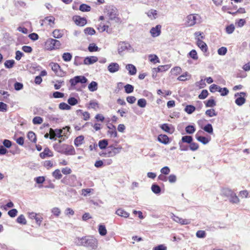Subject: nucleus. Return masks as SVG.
Segmentation results:
<instances>
[{
	"instance_id": "c9c22d12",
	"label": "nucleus",
	"mask_w": 250,
	"mask_h": 250,
	"mask_svg": "<svg viewBox=\"0 0 250 250\" xmlns=\"http://www.w3.org/2000/svg\"><path fill=\"white\" fill-rule=\"evenodd\" d=\"M17 222L21 225H26L27 223L26 219L23 214L20 215L17 218Z\"/></svg>"
},
{
	"instance_id": "20e7f679",
	"label": "nucleus",
	"mask_w": 250,
	"mask_h": 250,
	"mask_svg": "<svg viewBox=\"0 0 250 250\" xmlns=\"http://www.w3.org/2000/svg\"><path fill=\"white\" fill-rule=\"evenodd\" d=\"M200 16L197 14H190L186 18L185 24L187 26H192L200 21Z\"/></svg>"
},
{
	"instance_id": "58836bf2",
	"label": "nucleus",
	"mask_w": 250,
	"mask_h": 250,
	"mask_svg": "<svg viewBox=\"0 0 250 250\" xmlns=\"http://www.w3.org/2000/svg\"><path fill=\"white\" fill-rule=\"evenodd\" d=\"M188 56L192 58L194 60H197L198 59L197 52L194 49H193L191 51H190L188 53Z\"/></svg>"
},
{
	"instance_id": "6e6552de",
	"label": "nucleus",
	"mask_w": 250,
	"mask_h": 250,
	"mask_svg": "<svg viewBox=\"0 0 250 250\" xmlns=\"http://www.w3.org/2000/svg\"><path fill=\"white\" fill-rule=\"evenodd\" d=\"M203 133L202 130L198 131L195 134L196 139L200 142L202 143L204 145L207 144L210 140V137H206L201 136V134Z\"/></svg>"
},
{
	"instance_id": "c03bdc74",
	"label": "nucleus",
	"mask_w": 250,
	"mask_h": 250,
	"mask_svg": "<svg viewBox=\"0 0 250 250\" xmlns=\"http://www.w3.org/2000/svg\"><path fill=\"white\" fill-rule=\"evenodd\" d=\"M15 64V61L13 60H7L4 62V66L7 68H11L13 67Z\"/></svg>"
},
{
	"instance_id": "6ab92c4d",
	"label": "nucleus",
	"mask_w": 250,
	"mask_h": 250,
	"mask_svg": "<svg viewBox=\"0 0 250 250\" xmlns=\"http://www.w3.org/2000/svg\"><path fill=\"white\" fill-rule=\"evenodd\" d=\"M40 155L42 158L44 159L48 157H52L53 154L52 152L48 147H46L42 152L40 153Z\"/></svg>"
},
{
	"instance_id": "9b49d317",
	"label": "nucleus",
	"mask_w": 250,
	"mask_h": 250,
	"mask_svg": "<svg viewBox=\"0 0 250 250\" xmlns=\"http://www.w3.org/2000/svg\"><path fill=\"white\" fill-rule=\"evenodd\" d=\"M161 28L162 26L160 24L157 25L154 27H152L150 30L151 36L153 37H157L159 36L161 33Z\"/></svg>"
},
{
	"instance_id": "4468645a",
	"label": "nucleus",
	"mask_w": 250,
	"mask_h": 250,
	"mask_svg": "<svg viewBox=\"0 0 250 250\" xmlns=\"http://www.w3.org/2000/svg\"><path fill=\"white\" fill-rule=\"evenodd\" d=\"M55 18L53 16H49L45 17L44 19L41 21V24L43 26L44 24H48L50 26H52V24H54Z\"/></svg>"
},
{
	"instance_id": "c85d7f7f",
	"label": "nucleus",
	"mask_w": 250,
	"mask_h": 250,
	"mask_svg": "<svg viewBox=\"0 0 250 250\" xmlns=\"http://www.w3.org/2000/svg\"><path fill=\"white\" fill-rule=\"evenodd\" d=\"M151 189L152 191L156 194H160L161 191L160 187L158 185L155 184H152Z\"/></svg>"
},
{
	"instance_id": "8fccbe9b",
	"label": "nucleus",
	"mask_w": 250,
	"mask_h": 250,
	"mask_svg": "<svg viewBox=\"0 0 250 250\" xmlns=\"http://www.w3.org/2000/svg\"><path fill=\"white\" fill-rule=\"evenodd\" d=\"M216 105V102L213 99H209L206 103V107H212Z\"/></svg>"
},
{
	"instance_id": "4be33fe9",
	"label": "nucleus",
	"mask_w": 250,
	"mask_h": 250,
	"mask_svg": "<svg viewBox=\"0 0 250 250\" xmlns=\"http://www.w3.org/2000/svg\"><path fill=\"white\" fill-rule=\"evenodd\" d=\"M116 214L121 217L124 218H127L129 216V213L124 209L122 208H119L116 211Z\"/></svg>"
},
{
	"instance_id": "bf43d9fd",
	"label": "nucleus",
	"mask_w": 250,
	"mask_h": 250,
	"mask_svg": "<svg viewBox=\"0 0 250 250\" xmlns=\"http://www.w3.org/2000/svg\"><path fill=\"white\" fill-rule=\"evenodd\" d=\"M218 92H219L221 93V96H225L229 94V91L226 87H220L219 90H218Z\"/></svg>"
},
{
	"instance_id": "1a4fd4ad",
	"label": "nucleus",
	"mask_w": 250,
	"mask_h": 250,
	"mask_svg": "<svg viewBox=\"0 0 250 250\" xmlns=\"http://www.w3.org/2000/svg\"><path fill=\"white\" fill-rule=\"evenodd\" d=\"M130 45L129 43L125 42H120L118 44V53L122 55L124 52L130 48Z\"/></svg>"
},
{
	"instance_id": "cd10ccee",
	"label": "nucleus",
	"mask_w": 250,
	"mask_h": 250,
	"mask_svg": "<svg viewBox=\"0 0 250 250\" xmlns=\"http://www.w3.org/2000/svg\"><path fill=\"white\" fill-rule=\"evenodd\" d=\"M52 35L55 38H61L63 35L62 31L59 29H55L52 32Z\"/></svg>"
},
{
	"instance_id": "423d86ee",
	"label": "nucleus",
	"mask_w": 250,
	"mask_h": 250,
	"mask_svg": "<svg viewBox=\"0 0 250 250\" xmlns=\"http://www.w3.org/2000/svg\"><path fill=\"white\" fill-rule=\"evenodd\" d=\"M246 93L244 92L235 93L234 97L237 98L235 100V103L238 106L242 105L246 102Z\"/></svg>"
},
{
	"instance_id": "bb28decb",
	"label": "nucleus",
	"mask_w": 250,
	"mask_h": 250,
	"mask_svg": "<svg viewBox=\"0 0 250 250\" xmlns=\"http://www.w3.org/2000/svg\"><path fill=\"white\" fill-rule=\"evenodd\" d=\"M160 127L162 130L166 132L170 133L173 132V130L170 128L167 124H164L161 125Z\"/></svg>"
},
{
	"instance_id": "2eb2a0df",
	"label": "nucleus",
	"mask_w": 250,
	"mask_h": 250,
	"mask_svg": "<svg viewBox=\"0 0 250 250\" xmlns=\"http://www.w3.org/2000/svg\"><path fill=\"white\" fill-rule=\"evenodd\" d=\"M108 70L112 73L118 71L120 69V66L117 62H111L107 67Z\"/></svg>"
},
{
	"instance_id": "338daca9",
	"label": "nucleus",
	"mask_w": 250,
	"mask_h": 250,
	"mask_svg": "<svg viewBox=\"0 0 250 250\" xmlns=\"http://www.w3.org/2000/svg\"><path fill=\"white\" fill-rule=\"evenodd\" d=\"M17 213L18 210L15 208L12 209L8 212V215L12 218L15 217L17 215Z\"/></svg>"
},
{
	"instance_id": "7ed1b4c3",
	"label": "nucleus",
	"mask_w": 250,
	"mask_h": 250,
	"mask_svg": "<svg viewBox=\"0 0 250 250\" xmlns=\"http://www.w3.org/2000/svg\"><path fill=\"white\" fill-rule=\"evenodd\" d=\"M69 127L68 126H66L63 128V129H53L52 128H50L49 129V133L50 137L49 138L51 140H56L55 137L61 138L63 135H64L65 133L63 132V130H65L67 129V131H68L69 129Z\"/></svg>"
},
{
	"instance_id": "a19ab883",
	"label": "nucleus",
	"mask_w": 250,
	"mask_h": 250,
	"mask_svg": "<svg viewBox=\"0 0 250 250\" xmlns=\"http://www.w3.org/2000/svg\"><path fill=\"white\" fill-rule=\"evenodd\" d=\"M185 131L188 134H192L195 131V128L192 125H188L186 127Z\"/></svg>"
},
{
	"instance_id": "412c9836",
	"label": "nucleus",
	"mask_w": 250,
	"mask_h": 250,
	"mask_svg": "<svg viewBox=\"0 0 250 250\" xmlns=\"http://www.w3.org/2000/svg\"><path fill=\"white\" fill-rule=\"evenodd\" d=\"M158 140L159 142L165 145L169 143V138L166 135H159L158 137Z\"/></svg>"
},
{
	"instance_id": "c756f323",
	"label": "nucleus",
	"mask_w": 250,
	"mask_h": 250,
	"mask_svg": "<svg viewBox=\"0 0 250 250\" xmlns=\"http://www.w3.org/2000/svg\"><path fill=\"white\" fill-rule=\"evenodd\" d=\"M196 109L194 106L192 105H188L185 108V111L188 114H192Z\"/></svg>"
},
{
	"instance_id": "13d9d810",
	"label": "nucleus",
	"mask_w": 250,
	"mask_h": 250,
	"mask_svg": "<svg viewBox=\"0 0 250 250\" xmlns=\"http://www.w3.org/2000/svg\"><path fill=\"white\" fill-rule=\"evenodd\" d=\"M208 94V93L207 90H203L201 93L199 95L198 98L200 99H205L207 97Z\"/></svg>"
},
{
	"instance_id": "f8f14e48",
	"label": "nucleus",
	"mask_w": 250,
	"mask_h": 250,
	"mask_svg": "<svg viewBox=\"0 0 250 250\" xmlns=\"http://www.w3.org/2000/svg\"><path fill=\"white\" fill-rule=\"evenodd\" d=\"M108 130L107 134L111 138H115L117 136V132L116 131V127L112 124H110L107 126Z\"/></svg>"
},
{
	"instance_id": "473e14b6",
	"label": "nucleus",
	"mask_w": 250,
	"mask_h": 250,
	"mask_svg": "<svg viewBox=\"0 0 250 250\" xmlns=\"http://www.w3.org/2000/svg\"><path fill=\"white\" fill-rule=\"evenodd\" d=\"M203 129L206 131V132L209 133V134H212L213 129L212 126L210 124H208L206 125L204 127H203Z\"/></svg>"
},
{
	"instance_id": "f257e3e1",
	"label": "nucleus",
	"mask_w": 250,
	"mask_h": 250,
	"mask_svg": "<svg viewBox=\"0 0 250 250\" xmlns=\"http://www.w3.org/2000/svg\"><path fill=\"white\" fill-rule=\"evenodd\" d=\"M75 242L78 246H83L92 249L97 247V240L91 236L77 238Z\"/></svg>"
},
{
	"instance_id": "5fc2aeb1",
	"label": "nucleus",
	"mask_w": 250,
	"mask_h": 250,
	"mask_svg": "<svg viewBox=\"0 0 250 250\" xmlns=\"http://www.w3.org/2000/svg\"><path fill=\"white\" fill-rule=\"evenodd\" d=\"M235 29L234 25L233 24H231L230 25L227 26L226 28V32L229 34H230L233 32Z\"/></svg>"
},
{
	"instance_id": "4c0bfd02",
	"label": "nucleus",
	"mask_w": 250,
	"mask_h": 250,
	"mask_svg": "<svg viewBox=\"0 0 250 250\" xmlns=\"http://www.w3.org/2000/svg\"><path fill=\"white\" fill-rule=\"evenodd\" d=\"M233 191L229 188H225L223 189L222 193V194L228 198H229L233 193Z\"/></svg>"
},
{
	"instance_id": "052dcab7",
	"label": "nucleus",
	"mask_w": 250,
	"mask_h": 250,
	"mask_svg": "<svg viewBox=\"0 0 250 250\" xmlns=\"http://www.w3.org/2000/svg\"><path fill=\"white\" fill-rule=\"evenodd\" d=\"M227 52V48L226 47H221L217 50V53L219 55H225Z\"/></svg>"
},
{
	"instance_id": "864d4df0",
	"label": "nucleus",
	"mask_w": 250,
	"mask_h": 250,
	"mask_svg": "<svg viewBox=\"0 0 250 250\" xmlns=\"http://www.w3.org/2000/svg\"><path fill=\"white\" fill-rule=\"evenodd\" d=\"M32 122L34 125H39L42 123L43 119L41 117L36 116L33 118Z\"/></svg>"
},
{
	"instance_id": "de8ad7c7",
	"label": "nucleus",
	"mask_w": 250,
	"mask_h": 250,
	"mask_svg": "<svg viewBox=\"0 0 250 250\" xmlns=\"http://www.w3.org/2000/svg\"><path fill=\"white\" fill-rule=\"evenodd\" d=\"M188 148H189L190 150L194 151L199 148V145L196 143L191 142V143L189 144Z\"/></svg>"
},
{
	"instance_id": "aec40b11",
	"label": "nucleus",
	"mask_w": 250,
	"mask_h": 250,
	"mask_svg": "<svg viewBox=\"0 0 250 250\" xmlns=\"http://www.w3.org/2000/svg\"><path fill=\"white\" fill-rule=\"evenodd\" d=\"M126 69L128 71L130 75H134L136 74L137 69L136 67L132 64H128L125 66Z\"/></svg>"
},
{
	"instance_id": "e433bc0d",
	"label": "nucleus",
	"mask_w": 250,
	"mask_h": 250,
	"mask_svg": "<svg viewBox=\"0 0 250 250\" xmlns=\"http://www.w3.org/2000/svg\"><path fill=\"white\" fill-rule=\"evenodd\" d=\"M72 58V55L68 52L64 53L62 55V58L65 62H69Z\"/></svg>"
},
{
	"instance_id": "37998d69",
	"label": "nucleus",
	"mask_w": 250,
	"mask_h": 250,
	"mask_svg": "<svg viewBox=\"0 0 250 250\" xmlns=\"http://www.w3.org/2000/svg\"><path fill=\"white\" fill-rule=\"evenodd\" d=\"M149 60L150 62L153 63H156V62H159V58L156 55H149L148 56Z\"/></svg>"
},
{
	"instance_id": "f03ea898",
	"label": "nucleus",
	"mask_w": 250,
	"mask_h": 250,
	"mask_svg": "<svg viewBox=\"0 0 250 250\" xmlns=\"http://www.w3.org/2000/svg\"><path fill=\"white\" fill-rule=\"evenodd\" d=\"M59 41L52 38L48 39L45 42V48L48 50H52L58 49L61 46Z\"/></svg>"
},
{
	"instance_id": "69168bd1",
	"label": "nucleus",
	"mask_w": 250,
	"mask_h": 250,
	"mask_svg": "<svg viewBox=\"0 0 250 250\" xmlns=\"http://www.w3.org/2000/svg\"><path fill=\"white\" fill-rule=\"evenodd\" d=\"M7 107H8V105L6 104H5L3 102H0V112H6L7 111Z\"/></svg>"
},
{
	"instance_id": "e2e57ef3",
	"label": "nucleus",
	"mask_w": 250,
	"mask_h": 250,
	"mask_svg": "<svg viewBox=\"0 0 250 250\" xmlns=\"http://www.w3.org/2000/svg\"><path fill=\"white\" fill-rule=\"evenodd\" d=\"M98 47L95 43L90 44L88 49L90 52H94L98 51Z\"/></svg>"
},
{
	"instance_id": "ddd939ff",
	"label": "nucleus",
	"mask_w": 250,
	"mask_h": 250,
	"mask_svg": "<svg viewBox=\"0 0 250 250\" xmlns=\"http://www.w3.org/2000/svg\"><path fill=\"white\" fill-rule=\"evenodd\" d=\"M196 44L201 49V50L206 53L208 51V46L207 44L202 41L200 38H196Z\"/></svg>"
},
{
	"instance_id": "9d476101",
	"label": "nucleus",
	"mask_w": 250,
	"mask_h": 250,
	"mask_svg": "<svg viewBox=\"0 0 250 250\" xmlns=\"http://www.w3.org/2000/svg\"><path fill=\"white\" fill-rule=\"evenodd\" d=\"M62 150V153L66 155H73L75 154V149L72 146L63 145Z\"/></svg>"
},
{
	"instance_id": "b1692460",
	"label": "nucleus",
	"mask_w": 250,
	"mask_h": 250,
	"mask_svg": "<svg viewBox=\"0 0 250 250\" xmlns=\"http://www.w3.org/2000/svg\"><path fill=\"white\" fill-rule=\"evenodd\" d=\"M146 14L151 20H154L156 18L157 13L156 10L150 9L146 12Z\"/></svg>"
},
{
	"instance_id": "6e6d98bb",
	"label": "nucleus",
	"mask_w": 250,
	"mask_h": 250,
	"mask_svg": "<svg viewBox=\"0 0 250 250\" xmlns=\"http://www.w3.org/2000/svg\"><path fill=\"white\" fill-rule=\"evenodd\" d=\"M86 34L93 35L95 33V30L91 27H87L84 30Z\"/></svg>"
},
{
	"instance_id": "0e129e2a",
	"label": "nucleus",
	"mask_w": 250,
	"mask_h": 250,
	"mask_svg": "<svg viewBox=\"0 0 250 250\" xmlns=\"http://www.w3.org/2000/svg\"><path fill=\"white\" fill-rule=\"evenodd\" d=\"M67 102L70 105H75L78 104V100L74 97H71L68 99Z\"/></svg>"
},
{
	"instance_id": "f704fd0d",
	"label": "nucleus",
	"mask_w": 250,
	"mask_h": 250,
	"mask_svg": "<svg viewBox=\"0 0 250 250\" xmlns=\"http://www.w3.org/2000/svg\"><path fill=\"white\" fill-rule=\"evenodd\" d=\"M98 230H99L100 234L102 236H104L107 233L106 229L105 228V226H104V225H100L99 226Z\"/></svg>"
},
{
	"instance_id": "09e8293b",
	"label": "nucleus",
	"mask_w": 250,
	"mask_h": 250,
	"mask_svg": "<svg viewBox=\"0 0 250 250\" xmlns=\"http://www.w3.org/2000/svg\"><path fill=\"white\" fill-rule=\"evenodd\" d=\"M59 107L62 110H70L71 109V106L65 103H60Z\"/></svg>"
},
{
	"instance_id": "603ef678",
	"label": "nucleus",
	"mask_w": 250,
	"mask_h": 250,
	"mask_svg": "<svg viewBox=\"0 0 250 250\" xmlns=\"http://www.w3.org/2000/svg\"><path fill=\"white\" fill-rule=\"evenodd\" d=\"M137 104L140 107H145L146 105V101L145 99H140L138 100Z\"/></svg>"
},
{
	"instance_id": "72a5a7b5",
	"label": "nucleus",
	"mask_w": 250,
	"mask_h": 250,
	"mask_svg": "<svg viewBox=\"0 0 250 250\" xmlns=\"http://www.w3.org/2000/svg\"><path fill=\"white\" fill-rule=\"evenodd\" d=\"M91 7L86 4H82L79 7V10L82 12H89L91 10Z\"/></svg>"
},
{
	"instance_id": "39448f33",
	"label": "nucleus",
	"mask_w": 250,
	"mask_h": 250,
	"mask_svg": "<svg viewBox=\"0 0 250 250\" xmlns=\"http://www.w3.org/2000/svg\"><path fill=\"white\" fill-rule=\"evenodd\" d=\"M106 10L107 15L111 20H115L118 15L117 9L112 5L107 6Z\"/></svg>"
},
{
	"instance_id": "393cba45",
	"label": "nucleus",
	"mask_w": 250,
	"mask_h": 250,
	"mask_svg": "<svg viewBox=\"0 0 250 250\" xmlns=\"http://www.w3.org/2000/svg\"><path fill=\"white\" fill-rule=\"evenodd\" d=\"M88 88L90 91L94 92L98 89V83L95 81H92L88 85Z\"/></svg>"
},
{
	"instance_id": "ea45409f",
	"label": "nucleus",
	"mask_w": 250,
	"mask_h": 250,
	"mask_svg": "<svg viewBox=\"0 0 250 250\" xmlns=\"http://www.w3.org/2000/svg\"><path fill=\"white\" fill-rule=\"evenodd\" d=\"M27 137L28 138L29 140L31 142H34V143L36 142V141H37L36 136L35 134L33 132H32V131L29 132L27 134Z\"/></svg>"
},
{
	"instance_id": "5701e85b",
	"label": "nucleus",
	"mask_w": 250,
	"mask_h": 250,
	"mask_svg": "<svg viewBox=\"0 0 250 250\" xmlns=\"http://www.w3.org/2000/svg\"><path fill=\"white\" fill-rule=\"evenodd\" d=\"M229 200L232 204H238L240 202L239 198L234 192L229 198Z\"/></svg>"
},
{
	"instance_id": "774afa93",
	"label": "nucleus",
	"mask_w": 250,
	"mask_h": 250,
	"mask_svg": "<svg viewBox=\"0 0 250 250\" xmlns=\"http://www.w3.org/2000/svg\"><path fill=\"white\" fill-rule=\"evenodd\" d=\"M160 171L161 173L163 174L167 175L169 173L170 170V168L166 166L162 168L160 170Z\"/></svg>"
},
{
	"instance_id": "a18cd8bd",
	"label": "nucleus",
	"mask_w": 250,
	"mask_h": 250,
	"mask_svg": "<svg viewBox=\"0 0 250 250\" xmlns=\"http://www.w3.org/2000/svg\"><path fill=\"white\" fill-rule=\"evenodd\" d=\"M125 92L127 93H131L134 90V86L130 84H127L125 86Z\"/></svg>"
},
{
	"instance_id": "4d7b16f0",
	"label": "nucleus",
	"mask_w": 250,
	"mask_h": 250,
	"mask_svg": "<svg viewBox=\"0 0 250 250\" xmlns=\"http://www.w3.org/2000/svg\"><path fill=\"white\" fill-rule=\"evenodd\" d=\"M89 106L88 108H91L96 110L99 107L98 103L95 101H91L89 104Z\"/></svg>"
},
{
	"instance_id": "49530a36",
	"label": "nucleus",
	"mask_w": 250,
	"mask_h": 250,
	"mask_svg": "<svg viewBox=\"0 0 250 250\" xmlns=\"http://www.w3.org/2000/svg\"><path fill=\"white\" fill-rule=\"evenodd\" d=\"M47 118L48 120L54 123H58L59 119L55 115H48Z\"/></svg>"
},
{
	"instance_id": "7c9ffc66",
	"label": "nucleus",
	"mask_w": 250,
	"mask_h": 250,
	"mask_svg": "<svg viewBox=\"0 0 250 250\" xmlns=\"http://www.w3.org/2000/svg\"><path fill=\"white\" fill-rule=\"evenodd\" d=\"M98 145H99V147L101 149H105L108 145V141L106 139H103V140H100L99 142Z\"/></svg>"
},
{
	"instance_id": "3c124183",
	"label": "nucleus",
	"mask_w": 250,
	"mask_h": 250,
	"mask_svg": "<svg viewBox=\"0 0 250 250\" xmlns=\"http://www.w3.org/2000/svg\"><path fill=\"white\" fill-rule=\"evenodd\" d=\"M205 113L207 116L210 117H212L217 115V113L215 112L214 109H208L206 111Z\"/></svg>"
},
{
	"instance_id": "680f3d73",
	"label": "nucleus",
	"mask_w": 250,
	"mask_h": 250,
	"mask_svg": "<svg viewBox=\"0 0 250 250\" xmlns=\"http://www.w3.org/2000/svg\"><path fill=\"white\" fill-rule=\"evenodd\" d=\"M82 64V58L76 56L74 59V64L78 66Z\"/></svg>"
},
{
	"instance_id": "2f4dec72",
	"label": "nucleus",
	"mask_w": 250,
	"mask_h": 250,
	"mask_svg": "<svg viewBox=\"0 0 250 250\" xmlns=\"http://www.w3.org/2000/svg\"><path fill=\"white\" fill-rule=\"evenodd\" d=\"M192 140L193 138L192 136L186 135L182 137L181 141L180 142L182 143H186L189 144L190 143H191V142H192Z\"/></svg>"
},
{
	"instance_id": "dca6fc26",
	"label": "nucleus",
	"mask_w": 250,
	"mask_h": 250,
	"mask_svg": "<svg viewBox=\"0 0 250 250\" xmlns=\"http://www.w3.org/2000/svg\"><path fill=\"white\" fill-rule=\"evenodd\" d=\"M75 23L77 25L84 26L86 24L87 21L85 18H82L80 16H76L73 18Z\"/></svg>"
},
{
	"instance_id": "0eeeda50",
	"label": "nucleus",
	"mask_w": 250,
	"mask_h": 250,
	"mask_svg": "<svg viewBox=\"0 0 250 250\" xmlns=\"http://www.w3.org/2000/svg\"><path fill=\"white\" fill-rule=\"evenodd\" d=\"M87 82V79L83 76H77L71 79L69 82L71 86L76 85L78 83H85Z\"/></svg>"
},
{
	"instance_id": "f3484780",
	"label": "nucleus",
	"mask_w": 250,
	"mask_h": 250,
	"mask_svg": "<svg viewBox=\"0 0 250 250\" xmlns=\"http://www.w3.org/2000/svg\"><path fill=\"white\" fill-rule=\"evenodd\" d=\"M97 61L98 58L96 56L87 57L83 60V64L86 65L92 64Z\"/></svg>"
},
{
	"instance_id": "a878e982",
	"label": "nucleus",
	"mask_w": 250,
	"mask_h": 250,
	"mask_svg": "<svg viewBox=\"0 0 250 250\" xmlns=\"http://www.w3.org/2000/svg\"><path fill=\"white\" fill-rule=\"evenodd\" d=\"M84 137L82 135L77 137L74 140V144L76 146H79L83 143Z\"/></svg>"
},
{
	"instance_id": "79ce46f5",
	"label": "nucleus",
	"mask_w": 250,
	"mask_h": 250,
	"mask_svg": "<svg viewBox=\"0 0 250 250\" xmlns=\"http://www.w3.org/2000/svg\"><path fill=\"white\" fill-rule=\"evenodd\" d=\"M52 176L56 179H60L62 177V174L60 169H57L52 173Z\"/></svg>"
},
{
	"instance_id": "a211bd4d",
	"label": "nucleus",
	"mask_w": 250,
	"mask_h": 250,
	"mask_svg": "<svg viewBox=\"0 0 250 250\" xmlns=\"http://www.w3.org/2000/svg\"><path fill=\"white\" fill-rule=\"evenodd\" d=\"M49 66L51 67V69L52 70V71H53L56 75H61L59 72V71H61V69L59 64L55 62H51L49 64Z\"/></svg>"
}]
</instances>
